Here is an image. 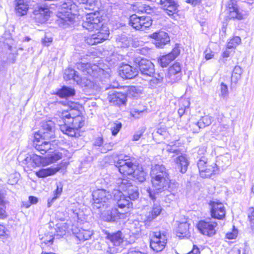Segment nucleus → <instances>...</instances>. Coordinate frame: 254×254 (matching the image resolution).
<instances>
[{
	"label": "nucleus",
	"mask_w": 254,
	"mask_h": 254,
	"mask_svg": "<svg viewBox=\"0 0 254 254\" xmlns=\"http://www.w3.org/2000/svg\"><path fill=\"white\" fill-rule=\"evenodd\" d=\"M76 68L82 71L84 75L80 77L77 72L72 68L65 70L64 78L66 80L72 79L82 87L94 89L96 84V78L103 72V70L96 64L79 63L76 64Z\"/></svg>",
	"instance_id": "f03ea898"
},
{
	"label": "nucleus",
	"mask_w": 254,
	"mask_h": 254,
	"mask_svg": "<svg viewBox=\"0 0 254 254\" xmlns=\"http://www.w3.org/2000/svg\"><path fill=\"white\" fill-rule=\"evenodd\" d=\"M107 98L109 102L114 105H124L127 101L126 94L116 90L110 91Z\"/></svg>",
	"instance_id": "412c9836"
},
{
	"label": "nucleus",
	"mask_w": 254,
	"mask_h": 254,
	"mask_svg": "<svg viewBox=\"0 0 254 254\" xmlns=\"http://www.w3.org/2000/svg\"><path fill=\"white\" fill-rule=\"evenodd\" d=\"M60 169L59 167L53 166L41 169L36 172V175L39 178H45L55 174Z\"/></svg>",
	"instance_id": "c756f323"
},
{
	"label": "nucleus",
	"mask_w": 254,
	"mask_h": 254,
	"mask_svg": "<svg viewBox=\"0 0 254 254\" xmlns=\"http://www.w3.org/2000/svg\"><path fill=\"white\" fill-rule=\"evenodd\" d=\"M143 253L138 250L133 248L129 249L127 254H143Z\"/></svg>",
	"instance_id": "680f3d73"
},
{
	"label": "nucleus",
	"mask_w": 254,
	"mask_h": 254,
	"mask_svg": "<svg viewBox=\"0 0 254 254\" xmlns=\"http://www.w3.org/2000/svg\"><path fill=\"white\" fill-rule=\"evenodd\" d=\"M150 37L155 40L154 44L159 48H163L170 41L168 34L163 31L155 32L151 34Z\"/></svg>",
	"instance_id": "4be33fe9"
},
{
	"label": "nucleus",
	"mask_w": 254,
	"mask_h": 254,
	"mask_svg": "<svg viewBox=\"0 0 254 254\" xmlns=\"http://www.w3.org/2000/svg\"><path fill=\"white\" fill-rule=\"evenodd\" d=\"M77 7L71 0H65L62 4V11L59 17L64 23L69 24L73 20L72 13L76 10Z\"/></svg>",
	"instance_id": "9d476101"
},
{
	"label": "nucleus",
	"mask_w": 254,
	"mask_h": 254,
	"mask_svg": "<svg viewBox=\"0 0 254 254\" xmlns=\"http://www.w3.org/2000/svg\"><path fill=\"white\" fill-rule=\"evenodd\" d=\"M58 116L64 123L60 125V129L64 134L71 137L79 135L78 130L85 124V118L81 112L74 108L58 112Z\"/></svg>",
	"instance_id": "39448f33"
},
{
	"label": "nucleus",
	"mask_w": 254,
	"mask_h": 254,
	"mask_svg": "<svg viewBox=\"0 0 254 254\" xmlns=\"http://www.w3.org/2000/svg\"><path fill=\"white\" fill-rule=\"evenodd\" d=\"M42 127V129L35 133V139H39L41 138L49 139L54 137V124L52 121L43 122Z\"/></svg>",
	"instance_id": "2eb2a0df"
},
{
	"label": "nucleus",
	"mask_w": 254,
	"mask_h": 254,
	"mask_svg": "<svg viewBox=\"0 0 254 254\" xmlns=\"http://www.w3.org/2000/svg\"><path fill=\"white\" fill-rule=\"evenodd\" d=\"M33 14L35 20L39 23H44L50 16L51 12L47 6L37 5L35 6Z\"/></svg>",
	"instance_id": "a211bd4d"
},
{
	"label": "nucleus",
	"mask_w": 254,
	"mask_h": 254,
	"mask_svg": "<svg viewBox=\"0 0 254 254\" xmlns=\"http://www.w3.org/2000/svg\"><path fill=\"white\" fill-rule=\"evenodd\" d=\"M106 238L115 246H119L123 242L122 233L120 231L112 234L108 233Z\"/></svg>",
	"instance_id": "473e14b6"
},
{
	"label": "nucleus",
	"mask_w": 254,
	"mask_h": 254,
	"mask_svg": "<svg viewBox=\"0 0 254 254\" xmlns=\"http://www.w3.org/2000/svg\"><path fill=\"white\" fill-rule=\"evenodd\" d=\"M212 122V118L209 116L202 117L198 121L199 127L202 128L209 126Z\"/></svg>",
	"instance_id": "58836bf2"
},
{
	"label": "nucleus",
	"mask_w": 254,
	"mask_h": 254,
	"mask_svg": "<svg viewBox=\"0 0 254 254\" xmlns=\"http://www.w3.org/2000/svg\"><path fill=\"white\" fill-rule=\"evenodd\" d=\"M117 42L118 46H120L121 47L126 48L129 46V41L125 36H122L119 39Z\"/></svg>",
	"instance_id": "a18cd8bd"
},
{
	"label": "nucleus",
	"mask_w": 254,
	"mask_h": 254,
	"mask_svg": "<svg viewBox=\"0 0 254 254\" xmlns=\"http://www.w3.org/2000/svg\"><path fill=\"white\" fill-rule=\"evenodd\" d=\"M93 207L100 210L103 219L106 221H115L123 217L124 213L118 209L111 207L112 195L104 189L94 190L92 193Z\"/></svg>",
	"instance_id": "7ed1b4c3"
},
{
	"label": "nucleus",
	"mask_w": 254,
	"mask_h": 254,
	"mask_svg": "<svg viewBox=\"0 0 254 254\" xmlns=\"http://www.w3.org/2000/svg\"><path fill=\"white\" fill-rule=\"evenodd\" d=\"M181 67L180 63H176L168 69V71L166 75L167 81L168 82L174 83L181 78Z\"/></svg>",
	"instance_id": "6ab92c4d"
},
{
	"label": "nucleus",
	"mask_w": 254,
	"mask_h": 254,
	"mask_svg": "<svg viewBox=\"0 0 254 254\" xmlns=\"http://www.w3.org/2000/svg\"><path fill=\"white\" fill-rule=\"evenodd\" d=\"M6 216L5 206L4 201L0 203V218H3Z\"/></svg>",
	"instance_id": "864d4df0"
},
{
	"label": "nucleus",
	"mask_w": 254,
	"mask_h": 254,
	"mask_svg": "<svg viewBox=\"0 0 254 254\" xmlns=\"http://www.w3.org/2000/svg\"><path fill=\"white\" fill-rule=\"evenodd\" d=\"M248 219L252 229L254 227V208L251 207L248 211Z\"/></svg>",
	"instance_id": "de8ad7c7"
},
{
	"label": "nucleus",
	"mask_w": 254,
	"mask_h": 254,
	"mask_svg": "<svg viewBox=\"0 0 254 254\" xmlns=\"http://www.w3.org/2000/svg\"><path fill=\"white\" fill-rule=\"evenodd\" d=\"M138 64L140 72L138 75L143 79L146 80L147 77H151L155 72L154 65L150 61L140 57L135 60Z\"/></svg>",
	"instance_id": "1a4fd4ad"
},
{
	"label": "nucleus",
	"mask_w": 254,
	"mask_h": 254,
	"mask_svg": "<svg viewBox=\"0 0 254 254\" xmlns=\"http://www.w3.org/2000/svg\"><path fill=\"white\" fill-rule=\"evenodd\" d=\"M241 42V39L239 36H235L230 39L227 44V48L229 49H235Z\"/></svg>",
	"instance_id": "a19ab883"
},
{
	"label": "nucleus",
	"mask_w": 254,
	"mask_h": 254,
	"mask_svg": "<svg viewBox=\"0 0 254 254\" xmlns=\"http://www.w3.org/2000/svg\"><path fill=\"white\" fill-rule=\"evenodd\" d=\"M173 190L168 189L167 191H165V195L163 196L159 195L158 196V195H157V199L161 198L162 200L166 202L170 203L171 201L175 198L174 194L171 192Z\"/></svg>",
	"instance_id": "4c0bfd02"
},
{
	"label": "nucleus",
	"mask_w": 254,
	"mask_h": 254,
	"mask_svg": "<svg viewBox=\"0 0 254 254\" xmlns=\"http://www.w3.org/2000/svg\"><path fill=\"white\" fill-rule=\"evenodd\" d=\"M142 135V132H137L133 136V140L135 141L138 140Z\"/></svg>",
	"instance_id": "774afa93"
},
{
	"label": "nucleus",
	"mask_w": 254,
	"mask_h": 254,
	"mask_svg": "<svg viewBox=\"0 0 254 254\" xmlns=\"http://www.w3.org/2000/svg\"><path fill=\"white\" fill-rule=\"evenodd\" d=\"M211 214L212 217L218 219H222V204L220 202L212 201L210 203Z\"/></svg>",
	"instance_id": "c85d7f7f"
},
{
	"label": "nucleus",
	"mask_w": 254,
	"mask_h": 254,
	"mask_svg": "<svg viewBox=\"0 0 254 254\" xmlns=\"http://www.w3.org/2000/svg\"><path fill=\"white\" fill-rule=\"evenodd\" d=\"M230 50V49H228L227 47L226 48V50L223 52V58L228 57L230 56L231 53L232 52H233V50Z\"/></svg>",
	"instance_id": "0e129e2a"
},
{
	"label": "nucleus",
	"mask_w": 254,
	"mask_h": 254,
	"mask_svg": "<svg viewBox=\"0 0 254 254\" xmlns=\"http://www.w3.org/2000/svg\"><path fill=\"white\" fill-rule=\"evenodd\" d=\"M162 211V207L160 204H154L152 209L148 212H146L144 215V218H142V220L144 222H151L158 215H159Z\"/></svg>",
	"instance_id": "a878e982"
},
{
	"label": "nucleus",
	"mask_w": 254,
	"mask_h": 254,
	"mask_svg": "<svg viewBox=\"0 0 254 254\" xmlns=\"http://www.w3.org/2000/svg\"><path fill=\"white\" fill-rule=\"evenodd\" d=\"M216 223L212 222L200 221L197 224V227L199 232L203 235L211 237L215 234V228Z\"/></svg>",
	"instance_id": "aec40b11"
},
{
	"label": "nucleus",
	"mask_w": 254,
	"mask_h": 254,
	"mask_svg": "<svg viewBox=\"0 0 254 254\" xmlns=\"http://www.w3.org/2000/svg\"><path fill=\"white\" fill-rule=\"evenodd\" d=\"M79 203L77 202L70 204L67 208L68 213L73 218L79 219V216L80 210L79 208Z\"/></svg>",
	"instance_id": "72a5a7b5"
},
{
	"label": "nucleus",
	"mask_w": 254,
	"mask_h": 254,
	"mask_svg": "<svg viewBox=\"0 0 254 254\" xmlns=\"http://www.w3.org/2000/svg\"><path fill=\"white\" fill-rule=\"evenodd\" d=\"M242 73L243 70L242 68L238 65L235 66L232 74V81L235 83H237L241 78Z\"/></svg>",
	"instance_id": "e433bc0d"
},
{
	"label": "nucleus",
	"mask_w": 254,
	"mask_h": 254,
	"mask_svg": "<svg viewBox=\"0 0 254 254\" xmlns=\"http://www.w3.org/2000/svg\"><path fill=\"white\" fill-rule=\"evenodd\" d=\"M201 0H186V2L190 3L192 5L195 6L201 2Z\"/></svg>",
	"instance_id": "052dcab7"
},
{
	"label": "nucleus",
	"mask_w": 254,
	"mask_h": 254,
	"mask_svg": "<svg viewBox=\"0 0 254 254\" xmlns=\"http://www.w3.org/2000/svg\"><path fill=\"white\" fill-rule=\"evenodd\" d=\"M101 18V15L98 11L88 13L85 15L82 23L83 27L89 31H98L97 33L86 38V43L89 45H93L101 43L109 37V30L106 26L103 25Z\"/></svg>",
	"instance_id": "20e7f679"
},
{
	"label": "nucleus",
	"mask_w": 254,
	"mask_h": 254,
	"mask_svg": "<svg viewBox=\"0 0 254 254\" xmlns=\"http://www.w3.org/2000/svg\"><path fill=\"white\" fill-rule=\"evenodd\" d=\"M162 82V78L160 77L159 78H154V77H153L149 80L150 85L152 87L161 83Z\"/></svg>",
	"instance_id": "3c124183"
},
{
	"label": "nucleus",
	"mask_w": 254,
	"mask_h": 254,
	"mask_svg": "<svg viewBox=\"0 0 254 254\" xmlns=\"http://www.w3.org/2000/svg\"><path fill=\"white\" fill-rule=\"evenodd\" d=\"M54 240L53 234L50 233V234H45L41 239V245L43 247L44 246L48 245L50 246L53 244Z\"/></svg>",
	"instance_id": "ea45409f"
},
{
	"label": "nucleus",
	"mask_w": 254,
	"mask_h": 254,
	"mask_svg": "<svg viewBox=\"0 0 254 254\" xmlns=\"http://www.w3.org/2000/svg\"><path fill=\"white\" fill-rule=\"evenodd\" d=\"M166 150L169 152H173L178 154V150L177 149L176 146L174 145H168L167 146Z\"/></svg>",
	"instance_id": "13d9d810"
},
{
	"label": "nucleus",
	"mask_w": 254,
	"mask_h": 254,
	"mask_svg": "<svg viewBox=\"0 0 254 254\" xmlns=\"http://www.w3.org/2000/svg\"><path fill=\"white\" fill-rule=\"evenodd\" d=\"M160 4L170 16L173 15L177 11L178 5L175 0H160Z\"/></svg>",
	"instance_id": "393cba45"
},
{
	"label": "nucleus",
	"mask_w": 254,
	"mask_h": 254,
	"mask_svg": "<svg viewBox=\"0 0 254 254\" xmlns=\"http://www.w3.org/2000/svg\"><path fill=\"white\" fill-rule=\"evenodd\" d=\"M167 238L166 235H161L160 232H155L150 241V247L156 252L162 251L166 246Z\"/></svg>",
	"instance_id": "dca6fc26"
},
{
	"label": "nucleus",
	"mask_w": 254,
	"mask_h": 254,
	"mask_svg": "<svg viewBox=\"0 0 254 254\" xmlns=\"http://www.w3.org/2000/svg\"><path fill=\"white\" fill-rule=\"evenodd\" d=\"M115 166L118 168L121 174L132 175V177L139 182H143L145 180V173L139 167L133 164L128 159H119L115 163Z\"/></svg>",
	"instance_id": "423d86ee"
},
{
	"label": "nucleus",
	"mask_w": 254,
	"mask_h": 254,
	"mask_svg": "<svg viewBox=\"0 0 254 254\" xmlns=\"http://www.w3.org/2000/svg\"><path fill=\"white\" fill-rule=\"evenodd\" d=\"M156 132L158 134H159L161 135H163V136H165L167 134L166 128L165 127H161L158 128Z\"/></svg>",
	"instance_id": "bf43d9fd"
},
{
	"label": "nucleus",
	"mask_w": 254,
	"mask_h": 254,
	"mask_svg": "<svg viewBox=\"0 0 254 254\" xmlns=\"http://www.w3.org/2000/svg\"><path fill=\"white\" fill-rule=\"evenodd\" d=\"M205 53V58L206 60H209L212 58L213 56V52L211 51H209L208 52L207 50H206L204 52Z\"/></svg>",
	"instance_id": "e2e57ef3"
},
{
	"label": "nucleus",
	"mask_w": 254,
	"mask_h": 254,
	"mask_svg": "<svg viewBox=\"0 0 254 254\" xmlns=\"http://www.w3.org/2000/svg\"><path fill=\"white\" fill-rule=\"evenodd\" d=\"M129 24L137 30H144L152 25V20L149 17L138 16L133 14L129 17Z\"/></svg>",
	"instance_id": "f8f14e48"
},
{
	"label": "nucleus",
	"mask_w": 254,
	"mask_h": 254,
	"mask_svg": "<svg viewBox=\"0 0 254 254\" xmlns=\"http://www.w3.org/2000/svg\"><path fill=\"white\" fill-rule=\"evenodd\" d=\"M129 229L132 234H136L141 231V225L138 221H134L129 226Z\"/></svg>",
	"instance_id": "37998d69"
},
{
	"label": "nucleus",
	"mask_w": 254,
	"mask_h": 254,
	"mask_svg": "<svg viewBox=\"0 0 254 254\" xmlns=\"http://www.w3.org/2000/svg\"><path fill=\"white\" fill-rule=\"evenodd\" d=\"M120 74L123 78L132 79L138 75L139 72L136 68L128 64H126L121 67Z\"/></svg>",
	"instance_id": "b1692460"
},
{
	"label": "nucleus",
	"mask_w": 254,
	"mask_h": 254,
	"mask_svg": "<svg viewBox=\"0 0 254 254\" xmlns=\"http://www.w3.org/2000/svg\"><path fill=\"white\" fill-rule=\"evenodd\" d=\"M238 234V231L237 229H235L234 226H233V229L232 232L227 233L226 234V238L228 239H235Z\"/></svg>",
	"instance_id": "8fccbe9b"
},
{
	"label": "nucleus",
	"mask_w": 254,
	"mask_h": 254,
	"mask_svg": "<svg viewBox=\"0 0 254 254\" xmlns=\"http://www.w3.org/2000/svg\"><path fill=\"white\" fill-rule=\"evenodd\" d=\"M130 113H131V116L137 119V118H140V117L143 113V111H139L138 110H134L133 111H132Z\"/></svg>",
	"instance_id": "4d7b16f0"
},
{
	"label": "nucleus",
	"mask_w": 254,
	"mask_h": 254,
	"mask_svg": "<svg viewBox=\"0 0 254 254\" xmlns=\"http://www.w3.org/2000/svg\"><path fill=\"white\" fill-rule=\"evenodd\" d=\"M80 3L84 4L85 9H92L95 4V0H78Z\"/></svg>",
	"instance_id": "c03bdc74"
},
{
	"label": "nucleus",
	"mask_w": 254,
	"mask_h": 254,
	"mask_svg": "<svg viewBox=\"0 0 254 254\" xmlns=\"http://www.w3.org/2000/svg\"><path fill=\"white\" fill-rule=\"evenodd\" d=\"M153 189H146L149 197L153 200L157 199V195H165V191L168 189L174 190L178 187V184L171 180L168 170L162 165H155L152 167L150 172Z\"/></svg>",
	"instance_id": "f257e3e1"
},
{
	"label": "nucleus",
	"mask_w": 254,
	"mask_h": 254,
	"mask_svg": "<svg viewBox=\"0 0 254 254\" xmlns=\"http://www.w3.org/2000/svg\"><path fill=\"white\" fill-rule=\"evenodd\" d=\"M190 224L187 222L180 223L177 229V236L180 238H188L190 236L189 232Z\"/></svg>",
	"instance_id": "2f4dec72"
},
{
	"label": "nucleus",
	"mask_w": 254,
	"mask_h": 254,
	"mask_svg": "<svg viewBox=\"0 0 254 254\" xmlns=\"http://www.w3.org/2000/svg\"><path fill=\"white\" fill-rule=\"evenodd\" d=\"M180 54V50L178 46L172 50L168 54L161 57L159 60V63L162 67H166L172 61Z\"/></svg>",
	"instance_id": "5701e85b"
},
{
	"label": "nucleus",
	"mask_w": 254,
	"mask_h": 254,
	"mask_svg": "<svg viewBox=\"0 0 254 254\" xmlns=\"http://www.w3.org/2000/svg\"><path fill=\"white\" fill-rule=\"evenodd\" d=\"M122 124L121 123H115L112 125L111 127L112 133L113 135H116L119 132L122 127Z\"/></svg>",
	"instance_id": "49530a36"
},
{
	"label": "nucleus",
	"mask_w": 254,
	"mask_h": 254,
	"mask_svg": "<svg viewBox=\"0 0 254 254\" xmlns=\"http://www.w3.org/2000/svg\"><path fill=\"white\" fill-rule=\"evenodd\" d=\"M68 228V226L66 223L61 222L56 224L55 228L51 229V234L57 236H63L65 234L66 231Z\"/></svg>",
	"instance_id": "7c9ffc66"
},
{
	"label": "nucleus",
	"mask_w": 254,
	"mask_h": 254,
	"mask_svg": "<svg viewBox=\"0 0 254 254\" xmlns=\"http://www.w3.org/2000/svg\"><path fill=\"white\" fill-rule=\"evenodd\" d=\"M197 166L199 171L200 175L202 178L210 177L218 170L216 164L214 163H208L207 159L204 156L202 157L197 162Z\"/></svg>",
	"instance_id": "9b49d317"
},
{
	"label": "nucleus",
	"mask_w": 254,
	"mask_h": 254,
	"mask_svg": "<svg viewBox=\"0 0 254 254\" xmlns=\"http://www.w3.org/2000/svg\"><path fill=\"white\" fill-rule=\"evenodd\" d=\"M46 140L43 139V138H41L39 139H34V143L35 149L40 152L41 154L50 153L48 156L58 152L55 150L56 145L54 144V142L47 141Z\"/></svg>",
	"instance_id": "4468645a"
},
{
	"label": "nucleus",
	"mask_w": 254,
	"mask_h": 254,
	"mask_svg": "<svg viewBox=\"0 0 254 254\" xmlns=\"http://www.w3.org/2000/svg\"><path fill=\"white\" fill-rule=\"evenodd\" d=\"M198 123V121L196 122L191 123L189 126L190 130L193 133L198 132L200 128H202L199 127Z\"/></svg>",
	"instance_id": "09e8293b"
},
{
	"label": "nucleus",
	"mask_w": 254,
	"mask_h": 254,
	"mask_svg": "<svg viewBox=\"0 0 254 254\" xmlns=\"http://www.w3.org/2000/svg\"><path fill=\"white\" fill-rule=\"evenodd\" d=\"M223 98L225 97H227L228 96V88L226 85L223 84Z\"/></svg>",
	"instance_id": "338daca9"
},
{
	"label": "nucleus",
	"mask_w": 254,
	"mask_h": 254,
	"mask_svg": "<svg viewBox=\"0 0 254 254\" xmlns=\"http://www.w3.org/2000/svg\"><path fill=\"white\" fill-rule=\"evenodd\" d=\"M113 146V145L112 143H105L102 146V147L101 149V151L103 153H106L108 151L112 150Z\"/></svg>",
	"instance_id": "603ef678"
},
{
	"label": "nucleus",
	"mask_w": 254,
	"mask_h": 254,
	"mask_svg": "<svg viewBox=\"0 0 254 254\" xmlns=\"http://www.w3.org/2000/svg\"><path fill=\"white\" fill-rule=\"evenodd\" d=\"M174 161L177 165V167L181 173H185L186 172L189 162L185 155L177 157L174 159Z\"/></svg>",
	"instance_id": "cd10ccee"
},
{
	"label": "nucleus",
	"mask_w": 254,
	"mask_h": 254,
	"mask_svg": "<svg viewBox=\"0 0 254 254\" xmlns=\"http://www.w3.org/2000/svg\"><path fill=\"white\" fill-rule=\"evenodd\" d=\"M29 200L31 204H35L38 202V198L33 196H30L29 197Z\"/></svg>",
	"instance_id": "69168bd1"
},
{
	"label": "nucleus",
	"mask_w": 254,
	"mask_h": 254,
	"mask_svg": "<svg viewBox=\"0 0 254 254\" xmlns=\"http://www.w3.org/2000/svg\"><path fill=\"white\" fill-rule=\"evenodd\" d=\"M74 94V89L66 86H63L57 93V95L61 98L70 97L73 96Z\"/></svg>",
	"instance_id": "f704fd0d"
},
{
	"label": "nucleus",
	"mask_w": 254,
	"mask_h": 254,
	"mask_svg": "<svg viewBox=\"0 0 254 254\" xmlns=\"http://www.w3.org/2000/svg\"><path fill=\"white\" fill-rule=\"evenodd\" d=\"M29 8L28 0H15V10L19 16L27 14Z\"/></svg>",
	"instance_id": "bb28decb"
},
{
	"label": "nucleus",
	"mask_w": 254,
	"mask_h": 254,
	"mask_svg": "<svg viewBox=\"0 0 254 254\" xmlns=\"http://www.w3.org/2000/svg\"><path fill=\"white\" fill-rule=\"evenodd\" d=\"M94 145L101 147L103 145V139L102 137H98L95 138L94 142Z\"/></svg>",
	"instance_id": "6e6d98bb"
},
{
	"label": "nucleus",
	"mask_w": 254,
	"mask_h": 254,
	"mask_svg": "<svg viewBox=\"0 0 254 254\" xmlns=\"http://www.w3.org/2000/svg\"><path fill=\"white\" fill-rule=\"evenodd\" d=\"M116 184L118 189L121 191H124L126 193L125 194L129 199L134 200L138 197L139 192L137 188L132 185L130 180L119 178L117 180Z\"/></svg>",
	"instance_id": "6e6552de"
},
{
	"label": "nucleus",
	"mask_w": 254,
	"mask_h": 254,
	"mask_svg": "<svg viewBox=\"0 0 254 254\" xmlns=\"http://www.w3.org/2000/svg\"><path fill=\"white\" fill-rule=\"evenodd\" d=\"M53 41V38L51 37L45 36L44 38L42 39V42L44 46H49Z\"/></svg>",
	"instance_id": "5fc2aeb1"
},
{
	"label": "nucleus",
	"mask_w": 254,
	"mask_h": 254,
	"mask_svg": "<svg viewBox=\"0 0 254 254\" xmlns=\"http://www.w3.org/2000/svg\"><path fill=\"white\" fill-rule=\"evenodd\" d=\"M114 194V199L117 201V206L118 208L124 210H121L120 212L124 213L123 216L122 218L124 217V215L127 212V211L130 208L132 207V203L129 201L127 197L119 189L114 190L113 192ZM119 211V210L118 209Z\"/></svg>",
	"instance_id": "ddd939ff"
},
{
	"label": "nucleus",
	"mask_w": 254,
	"mask_h": 254,
	"mask_svg": "<svg viewBox=\"0 0 254 254\" xmlns=\"http://www.w3.org/2000/svg\"><path fill=\"white\" fill-rule=\"evenodd\" d=\"M62 154L56 152L45 157H41L35 154H27L24 160L25 163L28 166H45L54 163L60 159Z\"/></svg>",
	"instance_id": "0eeeda50"
},
{
	"label": "nucleus",
	"mask_w": 254,
	"mask_h": 254,
	"mask_svg": "<svg viewBox=\"0 0 254 254\" xmlns=\"http://www.w3.org/2000/svg\"><path fill=\"white\" fill-rule=\"evenodd\" d=\"M227 17L229 19L242 20L243 16L239 11L237 1L236 0H229L226 4L225 9Z\"/></svg>",
	"instance_id": "f3484780"
},
{
	"label": "nucleus",
	"mask_w": 254,
	"mask_h": 254,
	"mask_svg": "<svg viewBox=\"0 0 254 254\" xmlns=\"http://www.w3.org/2000/svg\"><path fill=\"white\" fill-rule=\"evenodd\" d=\"M93 233L92 230L81 229L77 234V238L80 241H85L89 239Z\"/></svg>",
	"instance_id": "c9c22d12"
},
{
	"label": "nucleus",
	"mask_w": 254,
	"mask_h": 254,
	"mask_svg": "<svg viewBox=\"0 0 254 254\" xmlns=\"http://www.w3.org/2000/svg\"><path fill=\"white\" fill-rule=\"evenodd\" d=\"M62 191H63V185H62V183H59L57 184V189L54 191V196L52 198V199L51 200L50 199L48 200L49 207L50 206V204L51 202H52L53 201H54L58 197H59V196L61 195Z\"/></svg>",
	"instance_id": "79ce46f5"
}]
</instances>
